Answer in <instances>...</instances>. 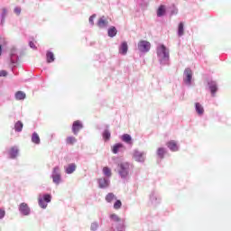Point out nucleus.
I'll list each match as a JSON object with an SVG mask.
<instances>
[{"mask_svg":"<svg viewBox=\"0 0 231 231\" xmlns=\"http://www.w3.org/2000/svg\"><path fill=\"white\" fill-rule=\"evenodd\" d=\"M119 167V174L121 178H127L129 175V163L128 162H122L118 164Z\"/></svg>","mask_w":231,"mask_h":231,"instance_id":"nucleus-1","label":"nucleus"},{"mask_svg":"<svg viewBox=\"0 0 231 231\" xmlns=\"http://www.w3.org/2000/svg\"><path fill=\"white\" fill-rule=\"evenodd\" d=\"M157 55L160 59H169V50L165 45H161L157 48Z\"/></svg>","mask_w":231,"mask_h":231,"instance_id":"nucleus-2","label":"nucleus"},{"mask_svg":"<svg viewBox=\"0 0 231 231\" xmlns=\"http://www.w3.org/2000/svg\"><path fill=\"white\" fill-rule=\"evenodd\" d=\"M133 158L135 162H145V152L135 150L133 153Z\"/></svg>","mask_w":231,"mask_h":231,"instance_id":"nucleus-3","label":"nucleus"},{"mask_svg":"<svg viewBox=\"0 0 231 231\" xmlns=\"http://www.w3.org/2000/svg\"><path fill=\"white\" fill-rule=\"evenodd\" d=\"M52 181L53 183H56V185H59V183H60V170L59 169V167H55L53 169Z\"/></svg>","mask_w":231,"mask_h":231,"instance_id":"nucleus-4","label":"nucleus"},{"mask_svg":"<svg viewBox=\"0 0 231 231\" xmlns=\"http://www.w3.org/2000/svg\"><path fill=\"white\" fill-rule=\"evenodd\" d=\"M140 51H149L151 50V43L147 41H140L138 43Z\"/></svg>","mask_w":231,"mask_h":231,"instance_id":"nucleus-5","label":"nucleus"},{"mask_svg":"<svg viewBox=\"0 0 231 231\" xmlns=\"http://www.w3.org/2000/svg\"><path fill=\"white\" fill-rule=\"evenodd\" d=\"M184 77L185 84L190 86V82H192V69H190L189 68L186 69L184 70Z\"/></svg>","mask_w":231,"mask_h":231,"instance_id":"nucleus-6","label":"nucleus"},{"mask_svg":"<svg viewBox=\"0 0 231 231\" xmlns=\"http://www.w3.org/2000/svg\"><path fill=\"white\" fill-rule=\"evenodd\" d=\"M19 211L23 216H29L30 215V207H28V204L23 202L19 206Z\"/></svg>","mask_w":231,"mask_h":231,"instance_id":"nucleus-7","label":"nucleus"},{"mask_svg":"<svg viewBox=\"0 0 231 231\" xmlns=\"http://www.w3.org/2000/svg\"><path fill=\"white\" fill-rule=\"evenodd\" d=\"M82 127V123H80V121H75L72 125V133L74 134H79V131H80Z\"/></svg>","mask_w":231,"mask_h":231,"instance_id":"nucleus-8","label":"nucleus"},{"mask_svg":"<svg viewBox=\"0 0 231 231\" xmlns=\"http://www.w3.org/2000/svg\"><path fill=\"white\" fill-rule=\"evenodd\" d=\"M122 151H125V146H124V144H122V143H116L112 147V152L114 154H118V152H120Z\"/></svg>","mask_w":231,"mask_h":231,"instance_id":"nucleus-9","label":"nucleus"},{"mask_svg":"<svg viewBox=\"0 0 231 231\" xmlns=\"http://www.w3.org/2000/svg\"><path fill=\"white\" fill-rule=\"evenodd\" d=\"M167 147L169 149H171L173 152H176V151H178V143H176V141L174 140H171V141H169L167 143H166Z\"/></svg>","mask_w":231,"mask_h":231,"instance_id":"nucleus-10","label":"nucleus"},{"mask_svg":"<svg viewBox=\"0 0 231 231\" xmlns=\"http://www.w3.org/2000/svg\"><path fill=\"white\" fill-rule=\"evenodd\" d=\"M9 155L10 158H17V156L19 155V148H17L16 146H13L11 147V149L9 150Z\"/></svg>","mask_w":231,"mask_h":231,"instance_id":"nucleus-11","label":"nucleus"},{"mask_svg":"<svg viewBox=\"0 0 231 231\" xmlns=\"http://www.w3.org/2000/svg\"><path fill=\"white\" fill-rule=\"evenodd\" d=\"M127 50H129V47L127 46V42H124L119 48V53H121L122 55H126Z\"/></svg>","mask_w":231,"mask_h":231,"instance_id":"nucleus-12","label":"nucleus"},{"mask_svg":"<svg viewBox=\"0 0 231 231\" xmlns=\"http://www.w3.org/2000/svg\"><path fill=\"white\" fill-rule=\"evenodd\" d=\"M77 171V165L75 163H70L68 165V167L65 170V172L67 174H73Z\"/></svg>","mask_w":231,"mask_h":231,"instance_id":"nucleus-13","label":"nucleus"},{"mask_svg":"<svg viewBox=\"0 0 231 231\" xmlns=\"http://www.w3.org/2000/svg\"><path fill=\"white\" fill-rule=\"evenodd\" d=\"M107 24H109V22L107 20H106V17H101L98 22H97V26L99 28H106V26H107Z\"/></svg>","mask_w":231,"mask_h":231,"instance_id":"nucleus-14","label":"nucleus"},{"mask_svg":"<svg viewBox=\"0 0 231 231\" xmlns=\"http://www.w3.org/2000/svg\"><path fill=\"white\" fill-rule=\"evenodd\" d=\"M98 183H99V188L100 189H106V188L109 187V180H107L105 178L99 179Z\"/></svg>","mask_w":231,"mask_h":231,"instance_id":"nucleus-15","label":"nucleus"},{"mask_svg":"<svg viewBox=\"0 0 231 231\" xmlns=\"http://www.w3.org/2000/svg\"><path fill=\"white\" fill-rule=\"evenodd\" d=\"M32 143H35L36 145H39V143H41V137L39 136V134H37V132H34L32 134Z\"/></svg>","mask_w":231,"mask_h":231,"instance_id":"nucleus-16","label":"nucleus"},{"mask_svg":"<svg viewBox=\"0 0 231 231\" xmlns=\"http://www.w3.org/2000/svg\"><path fill=\"white\" fill-rule=\"evenodd\" d=\"M14 97L16 100H24V98H26V94L23 91H17L14 94Z\"/></svg>","mask_w":231,"mask_h":231,"instance_id":"nucleus-17","label":"nucleus"},{"mask_svg":"<svg viewBox=\"0 0 231 231\" xmlns=\"http://www.w3.org/2000/svg\"><path fill=\"white\" fill-rule=\"evenodd\" d=\"M46 58L49 64L55 60V55L51 51H47Z\"/></svg>","mask_w":231,"mask_h":231,"instance_id":"nucleus-18","label":"nucleus"},{"mask_svg":"<svg viewBox=\"0 0 231 231\" xmlns=\"http://www.w3.org/2000/svg\"><path fill=\"white\" fill-rule=\"evenodd\" d=\"M195 108L198 113V115H203L205 113V109L203 108V106L199 103L195 104Z\"/></svg>","mask_w":231,"mask_h":231,"instance_id":"nucleus-19","label":"nucleus"},{"mask_svg":"<svg viewBox=\"0 0 231 231\" xmlns=\"http://www.w3.org/2000/svg\"><path fill=\"white\" fill-rule=\"evenodd\" d=\"M118 31H116V27L112 26L108 29V37H116Z\"/></svg>","mask_w":231,"mask_h":231,"instance_id":"nucleus-20","label":"nucleus"},{"mask_svg":"<svg viewBox=\"0 0 231 231\" xmlns=\"http://www.w3.org/2000/svg\"><path fill=\"white\" fill-rule=\"evenodd\" d=\"M121 140L125 142V143H132V138L131 135L128 134H125L122 135Z\"/></svg>","mask_w":231,"mask_h":231,"instance_id":"nucleus-21","label":"nucleus"},{"mask_svg":"<svg viewBox=\"0 0 231 231\" xmlns=\"http://www.w3.org/2000/svg\"><path fill=\"white\" fill-rule=\"evenodd\" d=\"M66 143L68 145H74L75 143H77V138H75L74 136H69L66 138Z\"/></svg>","mask_w":231,"mask_h":231,"instance_id":"nucleus-22","label":"nucleus"},{"mask_svg":"<svg viewBox=\"0 0 231 231\" xmlns=\"http://www.w3.org/2000/svg\"><path fill=\"white\" fill-rule=\"evenodd\" d=\"M162 15H165V5H160L157 10V16L162 17Z\"/></svg>","mask_w":231,"mask_h":231,"instance_id":"nucleus-23","label":"nucleus"},{"mask_svg":"<svg viewBox=\"0 0 231 231\" xmlns=\"http://www.w3.org/2000/svg\"><path fill=\"white\" fill-rule=\"evenodd\" d=\"M23 122L21 121H17L14 125V130L17 131L18 133H21V131H23Z\"/></svg>","mask_w":231,"mask_h":231,"instance_id":"nucleus-24","label":"nucleus"},{"mask_svg":"<svg viewBox=\"0 0 231 231\" xmlns=\"http://www.w3.org/2000/svg\"><path fill=\"white\" fill-rule=\"evenodd\" d=\"M115 199H116V196L113 193H108L106 196V201H107V203H111L112 201H115Z\"/></svg>","mask_w":231,"mask_h":231,"instance_id":"nucleus-25","label":"nucleus"},{"mask_svg":"<svg viewBox=\"0 0 231 231\" xmlns=\"http://www.w3.org/2000/svg\"><path fill=\"white\" fill-rule=\"evenodd\" d=\"M184 33V24L183 23H180L178 27V35L179 37H181Z\"/></svg>","mask_w":231,"mask_h":231,"instance_id":"nucleus-26","label":"nucleus"},{"mask_svg":"<svg viewBox=\"0 0 231 231\" xmlns=\"http://www.w3.org/2000/svg\"><path fill=\"white\" fill-rule=\"evenodd\" d=\"M103 174L105 176H106L107 178H111L113 173L111 172V169L109 167H104L103 168Z\"/></svg>","mask_w":231,"mask_h":231,"instance_id":"nucleus-27","label":"nucleus"},{"mask_svg":"<svg viewBox=\"0 0 231 231\" xmlns=\"http://www.w3.org/2000/svg\"><path fill=\"white\" fill-rule=\"evenodd\" d=\"M209 89L211 91V95L214 97V95H216V91H217V86L216 85V83H211L209 86Z\"/></svg>","mask_w":231,"mask_h":231,"instance_id":"nucleus-28","label":"nucleus"},{"mask_svg":"<svg viewBox=\"0 0 231 231\" xmlns=\"http://www.w3.org/2000/svg\"><path fill=\"white\" fill-rule=\"evenodd\" d=\"M157 155L159 156V158L163 160V156H165V148H158Z\"/></svg>","mask_w":231,"mask_h":231,"instance_id":"nucleus-29","label":"nucleus"},{"mask_svg":"<svg viewBox=\"0 0 231 231\" xmlns=\"http://www.w3.org/2000/svg\"><path fill=\"white\" fill-rule=\"evenodd\" d=\"M103 138L104 140L107 141L110 140L111 138V133L109 132V130H105L103 133Z\"/></svg>","mask_w":231,"mask_h":231,"instance_id":"nucleus-30","label":"nucleus"},{"mask_svg":"<svg viewBox=\"0 0 231 231\" xmlns=\"http://www.w3.org/2000/svg\"><path fill=\"white\" fill-rule=\"evenodd\" d=\"M39 206L42 208H46V207H48V203L42 199H39Z\"/></svg>","mask_w":231,"mask_h":231,"instance_id":"nucleus-31","label":"nucleus"},{"mask_svg":"<svg viewBox=\"0 0 231 231\" xmlns=\"http://www.w3.org/2000/svg\"><path fill=\"white\" fill-rule=\"evenodd\" d=\"M42 199L44 200L45 203H50L51 201V195L45 194Z\"/></svg>","mask_w":231,"mask_h":231,"instance_id":"nucleus-32","label":"nucleus"},{"mask_svg":"<svg viewBox=\"0 0 231 231\" xmlns=\"http://www.w3.org/2000/svg\"><path fill=\"white\" fill-rule=\"evenodd\" d=\"M122 208V201L116 200V201L115 202V204H114V208H115L116 210H119V208Z\"/></svg>","mask_w":231,"mask_h":231,"instance_id":"nucleus-33","label":"nucleus"},{"mask_svg":"<svg viewBox=\"0 0 231 231\" xmlns=\"http://www.w3.org/2000/svg\"><path fill=\"white\" fill-rule=\"evenodd\" d=\"M110 218L112 219V221H115L116 223L120 222V218L116 214L110 215Z\"/></svg>","mask_w":231,"mask_h":231,"instance_id":"nucleus-34","label":"nucleus"},{"mask_svg":"<svg viewBox=\"0 0 231 231\" xmlns=\"http://www.w3.org/2000/svg\"><path fill=\"white\" fill-rule=\"evenodd\" d=\"M95 17H97V14H93V15H91L90 17H89V23H90V24H95Z\"/></svg>","mask_w":231,"mask_h":231,"instance_id":"nucleus-35","label":"nucleus"},{"mask_svg":"<svg viewBox=\"0 0 231 231\" xmlns=\"http://www.w3.org/2000/svg\"><path fill=\"white\" fill-rule=\"evenodd\" d=\"M92 231H96L97 228H98V224L97 223H92L90 226Z\"/></svg>","mask_w":231,"mask_h":231,"instance_id":"nucleus-36","label":"nucleus"},{"mask_svg":"<svg viewBox=\"0 0 231 231\" xmlns=\"http://www.w3.org/2000/svg\"><path fill=\"white\" fill-rule=\"evenodd\" d=\"M8 72L6 70H0V77H7Z\"/></svg>","mask_w":231,"mask_h":231,"instance_id":"nucleus-37","label":"nucleus"},{"mask_svg":"<svg viewBox=\"0 0 231 231\" xmlns=\"http://www.w3.org/2000/svg\"><path fill=\"white\" fill-rule=\"evenodd\" d=\"M3 14H2V24L5 23V17H6V9H3Z\"/></svg>","mask_w":231,"mask_h":231,"instance_id":"nucleus-38","label":"nucleus"},{"mask_svg":"<svg viewBox=\"0 0 231 231\" xmlns=\"http://www.w3.org/2000/svg\"><path fill=\"white\" fill-rule=\"evenodd\" d=\"M14 14H16V15H20L21 14V7H15Z\"/></svg>","mask_w":231,"mask_h":231,"instance_id":"nucleus-39","label":"nucleus"},{"mask_svg":"<svg viewBox=\"0 0 231 231\" xmlns=\"http://www.w3.org/2000/svg\"><path fill=\"white\" fill-rule=\"evenodd\" d=\"M30 48H32V50H37V47L35 46V43L33 42H29Z\"/></svg>","mask_w":231,"mask_h":231,"instance_id":"nucleus-40","label":"nucleus"},{"mask_svg":"<svg viewBox=\"0 0 231 231\" xmlns=\"http://www.w3.org/2000/svg\"><path fill=\"white\" fill-rule=\"evenodd\" d=\"M5 210L0 209V219H3V217H5Z\"/></svg>","mask_w":231,"mask_h":231,"instance_id":"nucleus-41","label":"nucleus"},{"mask_svg":"<svg viewBox=\"0 0 231 231\" xmlns=\"http://www.w3.org/2000/svg\"><path fill=\"white\" fill-rule=\"evenodd\" d=\"M2 51H3V47L0 45V55H1Z\"/></svg>","mask_w":231,"mask_h":231,"instance_id":"nucleus-42","label":"nucleus"}]
</instances>
